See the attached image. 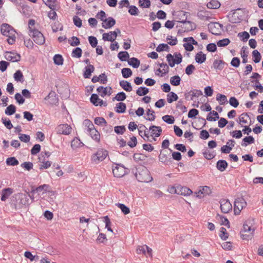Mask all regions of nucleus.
I'll return each instance as SVG.
<instances>
[{
  "instance_id": "nucleus-1",
  "label": "nucleus",
  "mask_w": 263,
  "mask_h": 263,
  "mask_svg": "<svg viewBox=\"0 0 263 263\" xmlns=\"http://www.w3.org/2000/svg\"><path fill=\"white\" fill-rule=\"evenodd\" d=\"M135 175L139 182L148 183L153 180L149 171L144 166H140L137 167Z\"/></svg>"
},
{
  "instance_id": "nucleus-5",
  "label": "nucleus",
  "mask_w": 263,
  "mask_h": 263,
  "mask_svg": "<svg viewBox=\"0 0 263 263\" xmlns=\"http://www.w3.org/2000/svg\"><path fill=\"white\" fill-rule=\"evenodd\" d=\"M108 151L103 149L100 148L97 152L93 154L91 156V160L95 163H99V162L103 161L108 156Z\"/></svg>"
},
{
  "instance_id": "nucleus-37",
  "label": "nucleus",
  "mask_w": 263,
  "mask_h": 263,
  "mask_svg": "<svg viewBox=\"0 0 263 263\" xmlns=\"http://www.w3.org/2000/svg\"><path fill=\"white\" fill-rule=\"evenodd\" d=\"M178 99V96L174 92H170V93L167 95V101L169 103L177 101Z\"/></svg>"
},
{
  "instance_id": "nucleus-34",
  "label": "nucleus",
  "mask_w": 263,
  "mask_h": 263,
  "mask_svg": "<svg viewBox=\"0 0 263 263\" xmlns=\"http://www.w3.org/2000/svg\"><path fill=\"white\" fill-rule=\"evenodd\" d=\"M43 1L51 10H55L56 9L57 0H43Z\"/></svg>"
},
{
  "instance_id": "nucleus-19",
  "label": "nucleus",
  "mask_w": 263,
  "mask_h": 263,
  "mask_svg": "<svg viewBox=\"0 0 263 263\" xmlns=\"http://www.w3.org/2000/svg\"><path fill=\"white\" fill-rule=\"evenodd\" d=\"M116 24V20L112 17L106 18L105 22H103L102 26L105 29H109Z\"/></svg>"
},
{
  "instance_id": "nucleus-46",
  "label": "nucleus",
  "mask_w": 263,
  "mask_h": 263,
  "mask_svg": "<svg viewBox=\"0 0 263 263\" xmlns=\"http://www.w3.org/2000/svg\"><path fill=\"white\" fill-rule=\"evenodd\" d=\"M53 61L55 64L62 65L63 64V58L61 54H55L53 57Z\"/></svg>"
},
{
  "instance_id": "nucleus-26",
  "label": "nucleus",
  "mask_w": 263,
  "mask_h": 263,
  "mask_svg": "<svg viewBox=\"0 0 263 263\" xmlns=\"http://www.w3.org/2000/svg\"><path fill=\"white\" fill-rule=\"evenodd\" d=\"M195 60L198 64H202L206 60V54L202 51L198 52L195 55Z\"/></svg>"
},
{
  "instance_id": "nucleus-43",
  "label": "nucleus",
  "mask_w": 263,
  "mask_h": 263,
  "mask_svg": "<svg viewBox=\"0 0 263 263\" xmlns=\"http://www.w3.org/2000/svg\"><path fill=\"white\" fill-rule=\"evenodd\" d=\"M247 48V47L243 46L241 50V56L242 58V63L245 64L248 62L247 57L248 52L246 51Z\"/></svg>"
},
{
  "instance_id": "nucleus-44",
  "label": "nucleus",
  "mask_w": 263,
  "mask_h": 263,
  "mask_svg": "<svg viewBox=\"0 0 263 263\" xmlns=\"http://www.w3.org/2000/svg\"><path fill=\"white\" fill-rule=\"evenodd\" d=\"M82 50L80 47L74 48L71 53V56L73 58H80L82 56Z\"/></svg>"
},
{
  "instance_id": "nucleus-10",
  "label": "nucleus",
  "mask_w": 263,
  "mask_h": 263,
  "mask_svg": "<svg viewBox=\"0 0 263 263\" xmlns=\"http://www.w3.org/2000/svg\"><path fill=\"white\" fill-rule=\"evenodd\" d=\"M220 209L223 213H228L232 209V205L228 199H222L220 201Z\"/></svg>"
},
{
  "instance_id": "nucleus-41",
  "label": "nucleus",
  "mask_w": 263,
  "mask_h": 263,
  "mask_svg": "<svg viewBox=\"0 0 263 263\" xmlns=\"http://www.w3.org/2000/svg\"><path fill=\"white\" fill-rule=\"evenodd\" d=\"M149 92V89L145 87H140L136 91V93L139 96L146 95Z\"/></svg>"
},
{
  "instance_id": "nucleus-29",
  "label": "nucleus",
  "mask_w": 263,
  "mask_h": 263,
  "mask_svg": "<svg viewBox=\"0 0 263 263\" xmlns=\"http://www.w3.org/2000/svg\"><path fill=\"white\" fill-rule=\"evenodd\" d=\"M226 63L222 60H215L213 64V67L215 69L221 70Z\"/></svg>"
},
{
  "instance_id": "nucleus-63",
  "label": "nucleus",
  "mask_w": 263,
  "mask_h": 263,
  "mask_svg": "<svg viewBox=\"0 0 263 263\" xmlns=\"http://www.w3.org/2000/svg\"><path fill=\"white\" fill-rule=\"evenodd\" d=\"M115 132L119 135H122L126 130V128L124 125L117 126L115 127Z\"/></svg>"
},
{
  "instance_id": "nucleus-6",
  "label": "nucleus",
  "mask_w": 263,
  "mask_h": 263,
  "mask_svg": "<svg viewBox=\"0 0 263 263\" xmlns=\"http://www.w3.org/2000/svg\"><path fill=\"white\" fill-rule=\"evenodd\" d=\"M247 206V202L242 197L237 198L234 202V212L235 215H239L243 208Z\"/></svg>"
},
{
  "instance_id": "nucleus-3",
  "label": "nucleus",
  "mask_w": 263,
  "mask_h": 263,
  "mask_svg": "<svg viewBox=\"0 0 263 263\" xmlns=\"http://www.w3.org/2000/svg\"><path fill=\"white\" fill-rule=\"evenodd\" d=\"M189 13L183 11L182 10L178 11L173 13V15L175 17L176 21L183 24H188L190 25L189 27H184L187 31L194 30L196 28L195 24L191 22L187 21V14Z\"/></svg>"
},
{
  "instance_id": "nucleus-13",
  "label": "nucleus",
  "mask_w": 263,
  "mask_h": 263,
  "mask_svg": "<svg viewBox=\"0 0 263 263\" xmlns=\"http://www.w3.org/2000/svg\"><path fill=\"white\" fill-rule=\"evenodd\" d=\"M149 131L151 132V136L158 137L161 135L162 130L160 126L152 125L149 128Z\"/></svg>"
},
{
  "instance_id": "nucleus-54",
  "label": "nucleus",
  "mask_w": 263,
  "mask_h": 263,
  "mask_svg": "<svg viewBox=\"0 0 263 263\" xmlns=\"http://www.w3.org/2000/svg\"><path fill=\"white\" fill-rule=\"evenodd\" d=\"M94 122L98 125L104 126L107 123L105 119L103 117H96L95 119Z\"/></svg>"
},
{
  "instance_id": "nucleus-16",
  "label": "nucleus",
  "mask_w": 263,
  "mask_h": 263,
  "mask_svg": "<svg viewBox=\"0 0 263 263\" xmlns=\"http://www.w3.org/2000/svg\"><path fill=\"white\" fill-rule=\"evenodd\" d=\"M111 87H104L103 86H99L97 88V91L100 93V96L102 97H104L106 95L110 96L111 94Z\"/></svg>"
},
{
  "instance_id": "nucleus-62",
  "label": "nucleus",
  "mask_w": 263,
  "mask_h": 263,
  "mask_svg": "<svg viewBox=\"0 0 263 263\" xmlns=\"http://www.w3.org/2000/svg\"><path fill=\"white\" fill-rule=\"evenodd\" d=\"M139 6L142 8H147L151 6L150 0H139Z\"/></svg>"
},
{
  "instance_id": "nucleus-4",
  "label": "nucleus",
  "mask_w": 263,
  "mask_h": 263,
  "mask_svg": "<svg viewBox=\"0 0 263 263\" xmlns=\"http://www.w3.org/2000/svg\"><path fill=\"white\" fill-rule=\"evenodd\" d=\"M29 34L32 37L36 44L42 45L45 43V38L44 35L37 29L30 28V33Z\"/></svg>"
},
{
  "instance_id": "nucleus-30",
  "label": "nucleus",
  "mask_w": 263,
  "mask_h": 263,
  "mask_svg": "<svg viewBox=\"0 0 263 263\" xmlns=\"http://www.w3.org/2000/svg\"><path fill=\"white\" fill-rule=\"evenodd\" d=\"M254 142H255L254 138L252 136H249L245 137L242 139L241 145L242 146H247L248 144L254 143Z\"/></svg>"
},
{
  "instance_id": "nucleus-39",
  "label": "nucleus",
  "mask_w": 263,
  "mask_h": 263,
  "mask_svg": "<svg viewBox=\"0 0 263 263\" xmlns=\"http://www.w3.org/2000/svg\"><path fill=\"white\" fill-rule=\"evenodd\" d=\"M16 111V107L13 104L9 105L5 109V112L8 116H11L14 114Z\"/></svg>"
},
{
  "instance_id": "nucleus-38",
  "label": "nucleus",
  "mask_w": 263,
  "mask_h": 263,
  "mask_svg": "<svg viewBox=\"0 0 263 263\" xmlns=\"http://www.w3.org/2000/svg\"><path fill=\"white\" fill-rule=\"evenodd\" d=\"M202 154L204 158L208 160H211L215 156L214 152H211L209 149H206L203 152Z\"/></svg>"
},
{
  "instance_id": "nucleus-15",
  "label": "nucleus",
  "mask_w": 263,
  "mask_h": 263,
  "mask_svg": "<svg viewBox=\"0 0 263 263\" xmlns=\"http://www.w3.org/2000/svg\"><path fill=\"white\" fill-rule=\"evenodd\" d=\"M91 81L94 83L100 82L101 84H106L107 82V78L105 73H103L100 74L99 77L96 76H93L91 79Z\"/></svg>"
},
{
  "instance_id": "nucleus-35",
  "label": "nucleus",
  "mask_w": 263,
  "mask_h": 263,
  "mask_svg": "<svg viewBox=\"0 0 263 263\" xmlns=\"http://www.w3.org/2000/svg\"><path fill=\"white\" fill-rule=\"evenodd\" d=\"M128 64L134 68H138L140 64V61L136 58H132L128 61Z\"/></svg>"
},
{
  "instance_id": "nucleus-58",
  "label": "nucleus",
  "mask_w": 263,
  "mask_h": 263,
  "mask_svg": "<svg viewBox=\"0 0 263 263\" xmlns=\"http://www.w3.org/2000/svg\"><path fill=\"white\" fill-rule=\"evenodd\" d=\"M166 60L168 63L169 66L171 67H173L176 64V62L174 61L173 55L171 53H169L166 55Z\"/></svg>"
},
{
  "instance_id": "nucleus-33",
  "label": "nucleus",
  "mask_w": 263,
  "mask_h": 263,
  "mask_svg": "<svg viewBox=\"0 0 263 263\" xmlns=\"http://www.w3.org/2000/svg\"><path fill=\"white\" fill-rule=\"evenodd\" d=\"M83 145V143L77 137H75L71 142V146L72 149H76Z\"/></svg>"
},
{
  "instance_id": "nucleus-48",
  "label": "nucleus",
  "mask_w": 263,
  "mask_h": 263,
  "mask_svg": "<svg viewBox=\"0 0 263 263\" xmlns=\"http://www.w3.org/2000/svg\"><path fill=\"white\" fill-rule=\"evenodd\" d=\"M6 163L8 165L15 166L18 164V161L14 157H9L7 159Z\"/></svg>"
},
{
  "instance_id": "nucleus-60",
  "label": "nucleus",
  "mask_w": 263,
  "mask_h": 263,
  "mask_svg": "<svg viewBox=\"0 0 263 263\" xmlns=\"http://www.w3.org/2000/svg\"><path fill=\"white\" fill-rule=\"evenodd\" d=\"M21 167L27 171H30L33 168V164L31 162H25L21 164Z\"/></svg>"
},
{
  "instance_id": "nucleus-36",
  "label": "nucleus",
  "mask_w": 263,
  "mask_h": 263,
  "mask_svg": "<svg viewBox=\"0 0 263 263\" xmlns=\"http://www.w3.org/2000/svg\"><path fill=\"white\" fill-rule=\"evenodd\" d=\"M13 77L14 80L17 82H23L24 78L22 71L20 70H17L14 74Z\"/></svg>"
},
{
  "instance_id": "nucleus-32",
  "label": "nucleus",
  "mask_w": 263,
  "mask_h": 263,
  "mask_svg": "<svg viewBox=\"0 0 263 263\" xmlns=\"http://www.w3.org/2000/svg\"><path fill=\"white\" fill-rule=\"evenodd\" d=\"M206 6L209 9H216L220 7V4L217 0H211L207 4Z\"/></svg>"
},
{
  "instance_id": "nucleus-57",
  "label": "nucleus",
  "mask_w": 263,
  "mask_h": 263,
  "mask_svg": "<svg viewBox=\"0 0 263 263\" xmlns=\"http://www.w3.org/2000/svg\"><path fill=\"white\" fill-rule=\"evenodd\" d=\"M162 120L166 123L172 124L174 123L175 119L173 116L165 115L162 117Z\"/></svg>"
},
{
  "instance_id": "nucleus-2",
  "label": "nucleus",
  "mask_w": 263,
  "mask_h": 263,
  "mask_svg": "<svg viewBox=\"0 0 263 263\" xmlns=\"http://www.w3.org/2000/svg\"><path fill=\"white\" fill-rule=\"evenodd\" d=\"M1 31L3 35L8 36L7 42L9 44L13 45L15 42V29L10 25L7 23H3L1 26Z\"/></svg>"
},
{
  "instance_id": "nucleus-11",
  "label": "nucleus",
  "mask_w": 263,
  "mask_h": 263,
  "mask_svg": "<svg viewBox=\"0 0 263 263\" xmlns=\"http://www.w3.org/2000/svg\"><path fill=\"white\" fill-rule=\"evenodd\" d=\"M31 193H34L35 192H41L42 191H43L44 193H50L52 194H53L54 192L50 190V186L48 184H44L42 185H40L38 187H32L31 188Z\"/></svg>"
},
{
  "instance_id": "nucleus-42",
  "label": "nucleus",
  "mask_w": 263,
  "mask_h": 263,
  "mask_svg": "<svg viewBox=\"0 0 263 263\" xmlns=\"http://www.w3.org/2000/svg\"><path fill=\"white\" fill-rule=\"evenodd\" d=\"M126 98V95L123 91L118 92L116 96L112 98V100H116L118 101H123Z\"/></svg>"
},
{
  "instance_id": "nucleus-21",
  "label": "nucleus",
  "mask_w": 263,
  "mask_h": 263,
  "mask_svg": "<svg viewBox=\"0 0 263 263\" xmlns=\"http://www.w3.org/2000/svg\"><path fill=\"white\" fill-rule=\"evenodd\" d=\"M165 152H162V151H160V154L159 156V160L162 163H163L165 164H168L171 162V158H168L167 153H165Z\"/></svg>"
},
{
  "instance_id": "nucleus-18",
  "label": "nucleus",
  "mask_w": 263,
  "mask_h": 263,
  "mask_svg": "<svg viewBox=\"0 0 263 263\" xmlns=\"http://www.w3.org/2000/svg\"><path fill=\"white\" fill-rule=\"evenodd\" d=\"M95 67L91 64L88 65L84 68L83 77L85 79L90 78L91 73L95 71Z\"/></svg>"
},
{
  "instance_id": "nucleus-55",
  "label": "nucleus",
  "mask_w": 263,
  "mask_h": 263,
  "mask_svg": "<svg viewBox=\"0 0 263 263\" xmlns=\"http://www.w3.org/2000/svg\"><path fill=\"white\" fill-rule=\"evenodd\" d=\"M220 237L221 239L223 240H226L228 238L229 234L227 232V230L226 228L223 227H221L220 228Z\"/></svg>"
},
{
  "instance_id": "nucleus-51",
  "label": "nucleus",
  "mask_w": 263,
  "mask_h": 263,
  "mask_svg": "<svg viewBox=\"0 0 263 263\" xmlns=\"http://www.w3.org/2000/svg\"><path fill=\"white\" fill-rule=\"evenodd\" d=\"M170 49V47L166 44H159L156 48V51L157 52H161L162 51H168Z\"/></svg>"
},
{
  "instance_id": "nucleus-23",
  "label": "nucleus",
  "mask_w": 263,
  "mask_h": 263,
  "mask_svg": "<svg viewBox=\"0 0 263 263\" xmlns=\"http://www.w3.org/2000/svg\"><path fill=\"white\" fill-rule=\"evenodd\" d=\"M14 197L15 199H18V200H20V204L24 205L28 204V198L25 194H16V195H15L14 196H13V198H14Z\"/></svg>"
},
{
  "instance_id": "nucleus-20",
  "label": "nucleus",
  "mask_w": 263,
  "mask_h": 263,
  "mask_svg": "<svg viewBox=\"0 0 263 263\" xmlns=\"http://www.w3.org/2000/svg\"><path fill=\"white\" fill-rule=\"evenodd\" d=\"M46 100H49V102L51 104H55L58 102V98L54 91H51L48 95L45 98Z\"/></svg>"
},
{
  "instance_id": "nucleus-7",
  "label": "nucleus",
  "mask_w": 263,
  "mask_h": 263,
  "mask_svg": "<svg viewBox=\"0 0 263 263\" xmlns=\"http://www.w3.org/2000/svg\"><path fill=\"white\" fill-rule=\"evenodd\" d=\"M112 173L115 177L120 178L126 174V170L122 164H117L112 168Z\"/></svg>"
},
{
  "instance_id": "nucleus-49",
  "label": "nucleus",
  "mask_w": 263,
  "mask_h": 263,
  "mask_svg": "<svg viewBox=\"0 0 263 263\" xmlns=\"http://www.w3.org/2000/svg\"><path fill=\"white\" fill-rule=\"evenodd\" d=\"M122 76L124 78H128L132 75V71L129 68H124L121 71Z\"/></svg>"
},
{
  "instance_id": "nucleus-53",
  "label": "nucleus",
  "mask_w": 263,
  "mask_h": 263,
  "mask_svg": "<svg viewBox=\"0 0 263 263\" xmlns=\"http://www.w3.org/2000/svg\"><path fill=\"white\" fill-rule=\"evenodd\" d=\"M216 100L219 101V104L220 105H223L225 103L228 102L227 97L225 95L218 93L216 96Z\"/></svg>"
},
{
  "instance_id": "nucleus-56",
  "label": "nucleus",
  "mask_w": 263,
  "mask_h": 263,
  "mask_svg": "<svg viewBox=\"0 0 263 263\" xmlns=\"http://www.w3.org/2000/svg\"><path fill=\"white\" fill-rule=\"evenodd\" d=\"M250 118L249 115L247 112H243L240 115L239 117L240 123L246 124L247 123V119Z\"/></svg>"
},
{
  "instance_id": "nucleus-45",
  "label": "nucleus",
  "mask_w": 263,
  "mask_h": 263,
  "mask_svg": "<svg viewBox=\"0 0 263 263\" xmlns=\"http://www.w3.org/2000/svg\"><path fill=\"white\" fill-rule=\"evenodd\" d=\"M181 79L178 76H175L171 78L170 83L173 86H178L180 84Z\"/></svg>"
},
{
  "instance_id": "nucleus-59",
  "label": "nucleus",
  "mask_w": 263,
  "mask_h": 263,
  "mask_svg": "<svg viewBox=\"0 0 263 263\" xmlns=\"http://www.w3.org/2000/svg\"><path fill=\"white\" fill-rule=\"evenodd\" d=\"M158 65L161 68L163 72L161 74V77L164 76L165 74L167 73L169 71V67L168 66L166 63H159Z\"/></svg>"
},
{
  "instance_id": "nucleus-27",
  "label": "nucleus",
  "mask_w": 263,
  "mask_h": 263,
  "mask_svg": "<svg viewBox=\"0 0 263 263\" xmlns=\"http://www.w3.org/2000/svg\"><path fill=\"white\" fill-rule=\"evenodd\" d=\"M119 84L120 86L126 91L130 92L133 90L130 83L127 81H121Z\"/></svg>"
},
{
  "instance_id": "nucleus-22",
  "label": "nucleus",
  "mask_w": 263,
  "mask_h": 263,
  "mask_svg": "<svg viewBox=\"0 0 263 263\" xmlns=\"http://www.w3.org/2000/svg\"><path fill=\"white\" fill-rule=\"evenodd\" d=\"M13 189L11 188H6L2 191L1 200L3 201H6L8 197L12 194Z\"/></svg>"
},
{
  "instance_id": "nucleus-8",
  "label": "nucleus",
  "mask_w": 263,
  "mask_h": 263,
  "mask_svg": "<svg viewBox=\"0 0 263 263\" xmlns=\"http://www.w3.org/2000/svg\"><path fill=\"white\" fill-rule=\"evenodd\" d=\"M88 132L92 139L97 142L100 141V135L99 132L95 128L92 123H89L88 126Z\"/></svg>"
},
{
  "instance_id": "nucleus-64",
  "label": "nucleus",
  "mask_w": 263,
  "mask_h": 263,
  "mask_svg": "<svg viewBox=\"0 0 263 263\" xmlns=\"http://www.w3.org/2000/svg\"><path fill=\"white\" fill-rule=\"evenodd\" d=\"M118 207L121 209L122 212L125 215L128 214L130 212L129 208L122 203H118Z\"/></svg>"
},
{
  "instance_id": "nucleus-47",
  "label": "nucleus",
  "mask_w": 263,
  "mask_h": 263,
  "mask_svg": "<svg viewBox=\"0 0 263 263\" xmlns=\"http://www.w3.org/2000/svg\"><path fill=\"white\" fill-rule=\"evenodd\" d=\"M252 56L253 58V61L255 63H259L261 60V54L257 50H255L252 52Z\"/></svg>"
},
{
  "instance_id": "nucleus-12",
  "label": "nucleus",
  "mask_w": 263,
  "mask_h": 263,
  "mask_svg": "<svg viewBox=\"0 0 263 263\" xmlns=\"http://www.w3.org/2000/svg\"><path fill=\"white\" fill-rule=\"evenodd\" d=\"M202 95V92L200 90L194 89L184 93L186 100H189V97L191 100H193L194 97L198 98Z\"/></svg>"
},
{
  "instance_id": "nucleus-31",
  "label": "nucleus",
  "mask_w": 263,
  "mask_h": 263,
  "mask_svg": "<svg viewBox=\"0 0 263 263\" xmlns=\"http://www.w3.org/2000/svg\"><path fill=\"white\" fill-rule=\"evenodd\" d=\"M126 109V104L123 102H120L116 104L115 111L117 113H124Z\"/></svg>"
},
{
  "instance_id": "nucleus-52",
  "label": "nucleus",
  "mask_w": 263,
  "mask_h": 263,
  "mask_svg": "<svg viewBox=\"0 0 263 263\" xmlns=\"http://www.w3.org/2000/svg\"><path fill=\"white\" fill-rule=\"evenodd\" d=\"M155 114V111L153 110H152L151 109H147L146 115L147 116H149V117H148V118H145L146 120L150 121H154L156 118Z\"/></svg>"
},
{
  "instance_id": "nucleus-25",
  "label": "nucleus",
  "mask_w": 263,
  "mask_h": 263,
  "mask_svg": "<svg viewBox=\"0 0 263 263\" xmlns=\"http://www.w3.org/2000/svg\"><path fill=\"white\" fill-rule=\"evenodd\" d=\"M254 231L255 229L253 228L251 232H240V237L243 240L247 241L251 240L254 236Z\"/></svg>"
},
{
  "instance_id": "nucleus-28",
  "label": "nucleus",
  "mask_w": 263,
  "mask_h": 263,
  "mask_svg": "<svg viewBox=\"0 0 263 263\" xmlns=\"http://www.w3.org/2000/svg\"><path fill=\"white\" fill-rule=\"evenodd\" d=\"M252 224L251 220H246L243 224V229L240 232H251L252 231Z\"/></svg>"
},
{
  "instance_id": "nucleus-24",
  "label": "nucleus",
  "mask_w": 263,
  "mask_h": 263,
  "mask_svg": "<svg viewBox=\"0 0 263 263\" xmlns=\"http://www.w3.org/2000/svg\"><path fill=\"white\" fill-rule=\"evenodd\" d=\"M228 166V164L226 160H219L216 163V168L220 172H223Z\"/></svg>"
},
{
  "instance_id": "nucleus-61",
  "label": "nucleus",
  "mask_w": 263,
  "mask_h": 263,
  "mask_svg": "<svg viewBox=\"0 0 263 263\" xmlns=\"http://www.w3.org/2000/svg\"><path fill=\"white\" fill-rule=\"evenodd\" d=\"M238 36L241 37V40L243 42H247V40L250 37V35L248 32H247L246 31H243V32L239 33L238 34Z\"/></svg>"
},
{
  "instance_id": "nucleus-14",
  "label": "nucleus",
  "mask_w": 263,
  "mask_h": 263,
  "mask_svg": "<svg viewBox=\"0 0 263 263\" xmlns=\"http://www.w3.org/2000/svg\"><path fill=\"white\" fill-rule=\"evenodd\" d=\"M6 58L12 62H18L21 60V56L19 54L12 52H8L6 55Z\"/></svg>"
},
{
  "instance_id": "nucleus-50",
  "label": "nucleus",
  "mask_w": 263,
  "mask_h": 263,
  "mask_svg": "<svg viewBox=\"0 0 263 263\" xmlns=\"http://www.w3.org/2000/svg\"><path fill=\"white\" fill-rule=\"evenodd\" d=\"M100 100V99H99L98 96L96 93L92 94L90 98V102L96 106L99 105L98 103Z\"/></svg>"
},
{
  "instance_id": "nucleus-17",
  "label": "nucleus",
  "mask_w": 263,
  "mask_h": 263,
  "mask_svg": "<svg viewBox=\"0 0 263 263\" xmlns=\"http://www.w3.org/2000/svg\"><path fill=\"white\" fill-rule=\"evenodd\" d=\"M177 190L178 191L177 194L183 196H188L192 193V190L186 186L178 185Z\"/></svg>"
},
{
  "instance_id": "nucleus-40",
  "label": "nucleus",
  "mask_w": 263,
  "mask_h": 263,
  "mask_svg": "<svg viewBox=\"0 0 263 263\" xmlns=\"http://www.w3.org/2000/svg\"><path fill=\"white\" fill-rule=\"evenodd\" d=\"M118 58L121 61H126L129 58V55L127 51H120L118 54Z\"/></svg>"
},
{
  "instance_id": "nucleus-9",
  "label": "nucleus",
  "mask_w": 263,
  "mask_h": 263,
  "mask_svg": "<svg viewBox=\"0 0 263 263\" xmlns=\"http://www.w3.org/2000/svg\"><path fill=\"white\" fill-rule=\"evenodd\" d=\"M59 134L68 135L71 132V127L67 124H63L58 125L56 128Z\"/></svg>"
}]
</instances>
